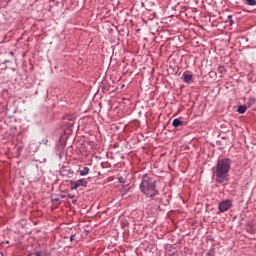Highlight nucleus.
I'll return each instance as SVG.
<instances>
[{"label":"nucleus","mask_w":256,"mask_h":256,"mask_svg":"<svg viewBox=\"0 0 256 256\" xmlns=\"http://www.w3.org/2000/svg\"><path fill=\"white\" fill-rule=\"evenodd\" d=\"M230 171L231 160L229 158L219 160L216 165V183H219L220 185H227Z\"/></svg>","instance_id":"f257e3e1"},{"label":"nucleus","mask_w":256,"mask_h":256,"mask_svg":"<svg viewBox=\"0 0 256 256\" xmlns=\"http://www.w3.org/2000/svg\"><path fill=\"white\" fill-rule=\"evenodd\" d=\"M140 190L146 197H155V195H159V190H157V181L154 177L147 174L142 177Z\"/></svg>","instance_id":"f03ea898"},{"label":"nucleus","mask_w":256,"mask_h":256,"mask_svg":"<svg viewBox=\"0 0 256 256\" xmlns=\"http://www.w3.org/2000/svg\"><path fill=\"white\" fill-rule=\"evenodd\" d=\"M233 207V201L231 199H226L218 204L219 213H225V211H229Z\"/></svg>","instance_id":"7ed1b4c3"},{"label":"nucleus","mask_w":256,"mask_h":256,"mask_svg":"<svg viewBox=\"0 0 256 256\" xmlns=\"http://www.w3.org/2000/svg\"><path fill=\"white\" fill-rule=\"evenodd\" d=\"M182 77H183V82L184 83H191V81H193V75L192 74H187V73L184 72Z\"/></svg>","instance_id":"20e7f679"},{"label":"nucleus","mask_w":256,"mask_h":256,"mask_svg":"<svg viewBox=\"0 0 256 256\" xmlns=\"http://www.w3.org/2000/svg\"><path fill=\"white\" fill-rule=\"evenodd\" d=\"M76 183L78 184V187H87L88 184L87 179L85 178L77 180Z\"/></svg>","instance_id":"39448f33"},{"label":"nucleus","mask_w":256,"mask_h":256,"mask_svg":"<svg viewBox=\"0 0 256 256\" xmlns=\"http://www.w3.org/2000/svg\"><path fill=\"white\" fill-rule=\"evenodd\" d=\"M183 121H181L180 119L176 118L173 120L172 125L173 127L177 128V127H183Z\"/></svg>","instance_id":"423d86ee"},{"label":"nucleus","mask_w":256,"mask_h":256,"mask_svg":"<svg viewBox=\"0 0 256 256\" xmlns=\"http://www.w3.org/2000/svg\"><path fill=\"white\" fill-rule=\"evenodd\" d=\"M79 175H81V177H85V175H89V167H84L82 170H80Z\"/></svg>","instance_id":"0eeeda50"},{"label":"nucleus","mask_w":256,"mask_h":256,"mask_svg":"<svg viewBox=\"0 0 256 256\" xmlns=\"http://www.w3.org/2000/svg\"><path fill=\"white\" fill-rule=\"evenodd\" d=\"M120 225L122 229H127V227H129V221H127V219H122Z\"/></svg>","instance_id":"6e6552de"},{"label":"nucleus","mask_w":256,"mask_h":256,"mask_svg":"<svg viewBox=\"0 0 256 256\" xmlns=\"http://www.w3.org/2000/svg\"><path fill=\"white\" fill-rule=\"evenodd\" d=\"M238 113H240V115H243V113H245V111H247V106L245 105H240L237 109Z\"/></svg>","instance_id":"1a4fd4ad"},{"label":"nucleus","mask_w":256,"mask_h":256,"mask_svg":"<svg viewBox=\"0 0 256 256\" xmlns=\"http://www.w3.org/2000/svg\"><path fill=\"white\" fill-rule=\"evenodd\" d=\"M217 72L220 73V75H223L227 73V70L225 69V66H218Z\"/></svg>","instance_id":"9d476101"},{"label":"nucleus","mask_w":256,"mask_h":256,"mask_svg":"<svg viewBox=\"0 0 256 256\" xmlns=\"http://www.w3.org/2000/svg\"><path fill=\"white\" fill-rule=\"evenodd\" d=\"M70 185H71V189H72V190H77V189H79V184H77V181H71V182H70Z\"/></svg>","instance_id":"9b49d317"},{"label":"nucleus","mask_w":256,"mask_h":256,"mask_svg":"<svg viewBox=\"0 0 256 256\" xmlns=\"http://www.w3.org/2000/svg\"><path fill=\"white\" fill-rule=\"evenodd\" d=\"M246 5H249L250 7H255L256 0H244Z\"/></svg>","instance_id":"f8f14e48"},{"label":"nucleus","mask_w":256,"mask_h":256,"mask_svg":"<svg viewBox=\"0 0 256 256\" xmlns=\"http://www.w3.org/2000/svg\"><path fill=\"white\" fill-rule=\"evenodd\" d=\"M225 23H228V25H233V16L229 15L225 21Z\"/></svg>","instance_id":"ddd939ff"},{"label":"nucleus","mask_w":256,"mask_h":256,"mask_svg":"<svg viewBox=\"0 0 256 256\" xmlns=\"http://www.w3.org/2000/svg\"><path fill=\"white\" fill-rule=\"evenodd\" d=\"M75 239H76V235L75 234L70 236V241H75Z\"/></svg>","instance_id":"4468645a"},{"label":"nucleus","mask_w":256,"mask_h":256,"mask_svg":"<svg viewBox=\"0 0 256 256\" xmlns=\"http://www.w3.org/2000/svg\"><path fill=\"white\" fill-rule=\"evenodd\" d=\"M59 202V198H52V203H57Z\"/></svg>","instance_id":"2eb2a0df"},{"label":"nucleus","mask_w":256,"mask_h":256,"mask_svg":"<svg viewBox=\"0 0 256 256\" xmlns=\"http://www.w3.org/2000/svg\"><path fill=\"white\" fill-rule=\"evenodd\" d=\"M74 197H75V195L68 194L69 199H73Z\"/></svg>","instance_id":"dca6fc26"},{"label":"nucleus","mask_w":256,"mask_h":256,"mask_svg":"<svg viewBox=\"0 0 256 256\" xmlns=\"http://www.w3.org/2000/svg\"><path fill=\"white\" fill-rule=\"evenodd\" d=\"M34 255L35 256H41L42 254H41V252H35Z\"/></svg>","instance_id":"f3484780"},{"label":"nucleus","mask_w":256,"mask_h":256,"mask_svg":"<svg viewBox=\"0 0 256 256\" xmlns=\"http://www.w3.org/2000/svg\"><path fill=\"white\" fill-rule=\"evenodd\" d=\"M3 63H11V60H4Z\"/></svg>","instance_id":"a211bd4d"},{"label":"nucleus","mask_w":256,"mask_h":256,"mask_svg":"<svg viewBox=\"0 0 256 256\" xmlns=\"http://www.w3.org/2000/svg\"><path fill=\"white\" fill-rule=\"evenodd\" d=\"M9 55H11L13 57V55H15V53H13V51H10Z\"/></svg>","instance_id":"6ab92c4d"},{"label":"nucleus","mask_w":256,"mask_h":256,"mask_svg":"<svg viewBox=\"0 0 256 256\" xmlns=\"http://www.w3.org/2000/svg\"><path fill=\"white\" fill-rule=\"evenodd\" d=\"M72 203H74V204L77 203V200H73Z\"/></svg>","instance_id":"aec40b11"}]
</instances>
